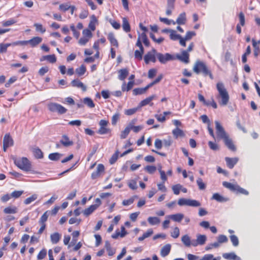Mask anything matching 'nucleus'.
Masks as SVG:
<instances>
[{
  "instance_id": "1",
  "label": "nucleus",
  "mask_w": 260,
  "mask_h": 260,
  "mask_svg": "<svg viewBox=\"0 0 260 260\" xmlns=\"http://www.w3.org/2000/svg\"><path fill=\"white\" fill-rule=\"evenodd\" d=\"M216 88L218 92L217 99L218 100L219 104L221 106L226 105L229 102L230 96L223 83L218 82L216 84Z\"/></svg>"
},
{
  "instance_id": "2",
  "label": "nucleus",
  "mask_w": 260,
  "mask_h": 260,
  "mask_svg": "<svg viewBox=\"0 0 260 260\" xmlns=\"http://www.w3.org/2000/svg\"><path fill=\"white\" fill-rule=\"evenodd\" d=\"M193 71L197 74L202 73L204 76H209L211 79H213V76L211 71L203 61H196L193 67Z\"/></svg>"
},
{
  "instance_id": "3",
  "label": "nucleus",
  "mask_w": 260,
  "mask_h": 260,
  "mask_svg": "<svg viewBox=\"0 0 260 260\" xmlns=\"http://www.w3.org/2000/svg\"><path fill=\"white\" fill-rule=\"evenodd\" d=\"M13 159L14 164L19 169L26 172L31 171L30 162L26 157L14 158Z\"/></svg>"
},
{
  "instance_id": "4",
  "label": "nucleus",
  "mask_w": 260,
  "mask_h": 260,
  "mask_svg": "<svg viewBox=\"0 0 260 260\" xmlns=\"http://www.w3.org/2000/svg\"><path fill=\"white\" fill-rule=\"evenodd\" d=\"M222 185L225 188L229 189L233 192H235L236 193L243 194L244 195H248L249 192L245 189L241 187L237 184H232L230 182L224 181L222 183Z\"/></svg>"
},
{
  "instance_id": "5",
  "label": "nucleus",
  "mask_w": 260,
  "mask_h": 260,
  "mask_svg": "<svg viewBox=\"0 0 260 260\" xmlns=\"http://www.w3.org/2000/svg\"><path fill=\"white\" fill-rule=\"evenodd\" d=\"M49 110L52 112H57L63 114L67 112V109L61 105L56 103H50L47 105Z\"/></svg>"
},
{
  "instance_id": "6",
  "label": "nucleus",
  "mask_w": 260,
  "mask_h": 260,
  "mask_svg": "<svg viewBox=\"0 0 260 260\" xmlns=\"http://www.w3.org/2000/svg\"><path fill=\"white\" fill-rule=\"evenodd\" d=\"M157 55V51L153 48L144 55V60L145 63L146 64H149L150 62L155 63L156 61Z\"/></svg>"
},
{
  "instance_id": "7",
  "label": "nucleus",
  "mask_w": 260,
  "mask_h": 260,
  "mask_svg": "<svg viewBox=\"0 0 260 260\" xmlns=\"http://www.w3.org/2000/svg\"><path fill=\"white\" fill-rule=\"evenodd\" d=\"M215 128L217 139L224 140L229 136L218 121H215Z\"/></svg>"
},
{
  "instance_id": "8",
  "label": "nucleus",
  "mask_w": 260,
  "mask_h": 260,
  "mask_svg": "<svg viewBox=\"0 0 260 260\" xmlns=\"http://www.w3.org/2000/svg\"><path fill=\"white\" fill-rule=\"evenodd\" d=\"M157 58L162 64H165L169 61L175 59V57L169 53L162 54L157 52Z\"/></svg>"
},
{
  "instance_id": "9",
  "label": "nucleus",
  "mask_w": 260,
  "mask_h": 260,
  "mask_svg": "<svg viewBox=\"0 0 260 260\" xmlns=\"http://www.w3.org/2000/svg\"><path fill=\"white\" fill-rule=\"evenodd\" d=\"M136 46L138 47L139 49L135 51V58L138 60H141L143 58L144 50L142 44L140 42V40L137 41Z\"/></svg>"
},
{
  "instance_id": "10",
  "label": "nucleus",
  "mask_w": 260,
  "mask_h": 260,
  "mask_svg": "<svg viewBox=\"0 0 260 260\" xmlns=\"http://www.w3.org/2000/svg\"><path fill=\"white\" fill-rule=\"evenodd\" d=\"M108 124V121L106 120H101L99 122L100 128L98 133L101 135L109 134L111 132L110 129L107 127Z\"/></svg>"
},
{
  "instance_id": "11",
  "label": "nucleus",
  "mask_w": 260,
  "mask_h": 260,
  "mask_svg": "<svg viewBox=\"0 0 260 260\" xmlns=\"http://www.w3.org/2000/svg\"><path fill=\"white\" fill-rule=\"evenodd\" d=\"M181 54H177L176 55L175 59H177L182 62L187 64L189 62V54L187 51L183 50L181 51Z\"/></svg>"
},
{
  "instance_id": "12",
  "label": "nucleus",
  "mask_w": 260,
  "mask_h": 260,
  "mask_svg": "<svg viewBox=\"0 0 260 260\" xmlns=\"http://www.w3.org/2000/svg\"><path fill=\"white\" fill-rule=\"evenodd\" d=\"M14 141L9 134H7L5 135L3 139V150L5 152L7 151L8 147L13 146Z\"/></svg>"
},
{
  "instance_id": "13",
  "label": "nucleus",
  "mask_w": 260,
  "mask_h": 260,
  "mask_svg": "<svg viewBox=\"0 0 260 260\" xmlns=\"http://www.w3.org/2000/svg\"><path fill=\"white\" fill-rule=\"evenodd\" d=\"M207 240V237L205 235L198 234L197 235V239L193 240V246L204 245Z\"/></svg>"
},
{
  "instance_id": "14",
  "label": "nucleus",
  "mask_w": 260,
  "mask_h": 260,
  "mask_svg": "<svg viewBox=\"0 0 260 260\" xmlns=\"http://www.w3.org/2000/svg\"><path fill=\"white\" fill-rule=\"evenodd\" d=\"M196 35V33L193 31H188L186 32L184 38H182L180 40V45L183 47L186 46V41H189L192 38Z\"/></svg>"
},
{
  "instance_id": "15",
  "label": "nucleus",
  "mask_w": 260,
  "mask_h": 260,
  "mask_svg": "<svg viewBox=\"0 0 260 260\" xmlns=\"http://www.w3.org/2000/svg\"><path fill=\"white\" fill-rule=\"evenodd\" d=\"M105 167L102 164H99L96 168V170L91 174V178L95 179L100 176L101 173L104 172Z\"/></svg>"
},
{
  "instance_id": "16",
  "label": "nucleus",
  "mask_w": 260,
  "mask_h": 260,
  "mask_svg": "<svg viewBox=\"0 0 260 260\" xmlns=\"http://www.w3.org/2000/svg\"><path fill=\"white\" fill-rule=\"evenodd\" d=\"M225 160L226 161V166L229 169H233L235 165L237 164L239 160V158L238 157H226L225 158Z\"/></svg>"
},
{
  "instance_id": "17",
  "label": "nucleus",
  "mask_w": 260,
  "mask_h": 260,
  "mask_svg": "<svg viewBox=\"0 0 260 260\" xmlns=\"http://www.w3.org/2000/svg\"><path fill=\"white\" fill-rule=\"evenodd\" d=\"M186 21V14L185 12L181 13L177 18L176 21H172L173 24L177 23L179 25L184 24Z\"/></svg>"
},
{
  "instance_id": "18",
  "label": "nucleus",
  "mask_w": 260,
  "mask_h": 260,
  "mask_svg": "<svg viewBox=\"0 0 260 260\" xmlns=\"http://www.w3.org/2000/svg\"><path fill=\"white\" fill-rule=\"evenodd\" d=\"M223 140L224 142L225 145L228 147V148L229 149L233 151H236V146L234 144L232 140L230 138L229 136H228Z\"/></svg>"
},
{
  "instance_id": "19",
  "label": "nucleus",
  "mask_w": 260,
  "mask_h": 260,
  "mask_svg": "<svg viewBox=\"0 0 260 260\" xmlns=\"http://www.w3.org/2000/svg\"><path fill=\"white\" fill-rule=\"evenodd\" d=\"M71 85L73 87L81 88L83 91L86 90V86L78 79L73 80L71 82Z\"/></svg>"
},
{
  "instance_id": "20",
  "label": "nucleus",
  "mask_w": 260,
  "mask_h": 260,
  "mask_svg": "<svg viewBox=\"0 0 260 260\" xmlns=\"http://www.w3.org/2000/svg\"><path fill=\"white\" fill-rule=\"evenodd\" d=\"M181 241L186 247L193 246V240H191L190 238L188 235L183 236L181 238Z\"/></svg>"
},
{
  "instance_id": "21",
  "label": "nucleus",
  "mask_w": 260,
  "mask_h": 260,
  "mask_svg": "<svg viewBox=\"0 0 260 260\" xmlns=\"http://www.w3.org/2000/svg\"><path fill=\"white\" fill-rule=\"evenodd\" d=\"M222 256L228 260H241V258L234 252L224 253L222 254Z\"/></svg>"
},
{
  "instance_id": "22",
  "label": "nucleus",
  "mask_w": 260,
  "mask_h": 260,
  "mask_svg": "<svg viewBox=\"0 0 260 260\" xmlns=\"http://www.w3.org/2000/svg\"><path fill=\"white\" fill-rule=\"evenodd\" d=\"M140 40V42L142 43L143 42L145 46H149L150 45L149 41L147 38V37L145 33L142 32L138 38L137 41Z\"/></svg>"
},
{
  "instance_id": "23",
  "label": "nucleus",
  "mask_w": 260,
  "mask_h": 260,
  "mask_svg": "<svg viewBox=\"0 0 260 260\" xmlns=\"http://www.w3.org/2000/svg\"><path fill=\"white\" fill-rule=\"evenodd\" d=\"M150 88L148 84L145 87L143 88H136L133 89V93L134 95H140L144 94L146 92L147 89Z\"/></svg>"
},
{
  "instance_id": "24",
  "label": "nucleus",
  "mask_w": 260,
  "mask_h": 260,
  "mask_svg": "<svg viewBox=\"0 0 260 260\" xmlns=\"http://www.w3.org/2000/svg\"><path fill=\"white\" fill-rule=\"evenodd\" d=\"M171 246L169 244L165 245L163 246L160 251V255L162 257H165L168 255L171 250Z\"/></svg>"
},
{
  "instance_id": "25",
  "label": "nucleus",
  "mask_w": 260,
  "mask_h": 260,
  "mask_svg": "<svg viewBox=\"0 0 260 260\" xmlns=\"http://www.w3.org/2000/svg\"><path fill=\"white\" fill-rule=\"evenodd\" d=\"M60 142L66 147H68L73 145V142L70 140L69 137L66 135H63L62 136V139L60 140Z\"/></svg>"
},
{
  "instance_id": "26",
  "label": "nucleus",
  "mask_w": 260,
  "mask_h": 260,
  "mask_svg": "<svg viewBox=\"0 0 260 260\" xmlns=\"http://www.w3.org/2000/svg\"><path fill=\"white\" fill-rule=\"evenodd\" d=\"M154 98L155 95H152L142 100L139 104V108H141L148 104H149L150 102L154 99Z\"/></svg>"
},
{
  "instance_id": "27",
  "label": "nucleus",
  "mask_w": 260,
  "mask_h": 260,
  "mask_svg": "<svg viewBox=\"0 0 260 260\" xmlns=\"http://www.w3.org/2000/svg\"><path fill=\"white\" fill-rule=\"evenodd\" d=\"M27 41L28 44H29L32 47H35L42 42V39L39 37H36Z\"/></svg>"
},
{
  "instance_id": "28",
  "label": "nucleus",
  "mask_w": 260,
  "mask_h": 260,
  "mask_svg": "<svg viewBox=\"0 0 260 260\" xmlns=\"http://www.w3.org/2000/svg\"><path fill=\"white\" fill-rule=\"evenodd\" d=\"M98 207V205H92L89 207L85 209L83 211V214L84 215L88 216L91 214L94 210H95Z\"/></svg>"
},
{
  "instance_id": "29",
  "label": "nucleus",
  "mask_w": 260,
  "mask_h": 260,
  "mask_svg": "<svg viewBox=\"0 0 260 260\" xmlns=\"http://www.w3.org/2000/svg\"><path fill=\"white\" fill-rule=\"evenodd\" d=\"M211 199L216 200L218 202H224L228 200L227 198L222 197L218 193H214L211 198Z\"/></svg>"
},
{
  "instance_id": "30",
  "label": "nucleus",
  "mask_w": 260,
  "mask_h": 260,
  "mask_svg": "<svg viewBox=\"0 0 260 260\" xmlns=\"http://www.w3.org/2000/svg\"><path fill=\"white\" fill-rule=\"evenodd\" d=\"M61 238V235L58 233H54L51 235L50 239L52 244H57Z\"/></svg>"
},
{
  "instance_id": "31",
  "label": "nucleus",
  "mask_w": 260,
  "mask_h": 260,
  "mask_svg": "<svg viewBox=\"0 0 260 260\" xmlns=\"http://www.w3.org/2000/svg\"><path fill=\"white\" fill-rule=\"evenodd\" d=\"M118 78L120 80H124L128 75V70L126 69H121L118 71Z\"/></svg>"
},
{
  "instance_id": "32",
  "label": "nucleus",
  "mask_w": 260,
  "mask_h": 260,
  "mask_svg": "<svg viewBox=\"0 0 260 260\" xmlns=\"http://www.w3.org/2000/svg\"><path fill=\"white\" fill-rule=\"evenodd\" d=\"M171 114L170 112L166 111L163 113V115L161 114H156L155 115V117L157 120L158 121L160 122H164L166 121V116L167 115H169Z\"/></svg>"
},
{
  "instance_id": "33",
  "label": "nucleus",
  "mask_w": 260,
  "mask_h": 260,
  "mask_svg": "<svg viewBox=\"0 0 260 260\" xmlns=\"http://www.w3.org/2000/svg\"><path fill=\"white\" fill-rule=\"evenodd\" d=\"M170 38L171 40L173 41H179V44H180V40L182 39V37L176 33V31L174 30H172L170 34Z\"/></svg>"
},
{
  "instance_id": "34",
  "label": "nucleus",
  "mask_w": 260,
  "mask_h": 260,
  "mask_svg": "<svg viewBox=\"0 0 260 260\" xmlns=\"http://www.w3.org/2000/svg\"><path fill=\"white\" fill-rule=\"evenodd\" d=\"M184 215L181 213H177L170 216V218L176 222H180L183 218Z\"/></svg>"
},
{
  "instance_id": "35",
  "label": "nucleus",
  "mask_w": 260,
  "mask_h": 260,
  "mask_svg": "<svg viewBox=\"0 0 260 260\" xmlns=\"http://www.w3.org/2000/svg\"><path fill=\"white\" fill-rule=\"evenodd\" d=\"M108 39L112 45L116 47L118 46V42L117 40L115 39L114 35L113 33H109L108 34Z\"/></svg>"
},
{
  "instance_id": "36",
  "label": "nucleus",
  "mask_w": 260,
  "mask_h": 260,
  "mask_svg": "<svg viewBox=\"0 0 260 260\" xmlns=\"http://www.w3.org/2000/svg\"><path fill=\"white\" fill-rule=\"evenodd\" d=\"M62 156V154L58 152L50 153L48 158L50 160L56 161L60 159V158Z\"/></svg>"
},
{
  "instance_id": "37",
  "label": "nucleus",
  "mask_w": 260,
  "mask_h": 260,
  "mask_svg": "<svg viewBox=\"0 0 260 260\" xmlns=\"http://www.w3.org/2000/svg\"><path fill=\"white\" fill-rule=\"evenodd\" d=\"M4 212L6 214L16 213L17 212V208L15 206H9L4 209Z\"/></svg>"
},
{
  "instance_id": "38",
  "label": "nucleus",
  "mask_w": 260,
  "mask_h": 260,
  "mask_svg": "<svg viewBox=\"0 0 260 260\" xmlns=\"http://www.w3.org/2000/svg\"><path fill=\"white\" fill-rule=\"evenodd\" d=\"M123 29L126 32L130 31V25L127 19L126 18H122V25Z\"/></svg>"
},
{
  "instance_id": "39",
  "label": "nucleus",
  "mask_w": 260,
  "mask_h": 260,
  "mask_svg": "<svg viewBox=\"0 0 260 260\" xmlns=\"http://www.w3.org/2000/svg\"><path fill=\"white\" fill-rule=\"evenodd\" d=\"M148 221L152 225L158 224L160 222L159 218L157 217H149Z\"/></svg>"
},
{
  "instance_id": "40",
  "label": "nucleus",
  "mask_w": 260,
  "mask_h": 260,
  "mask_svg": "<svg viewBox=\"0 0 260 260\" xmlns=\"http://www.w3.org/2000/svg\"><path fill=\"white\" fill-rule=\"evenodd\" d=\"M83 103L88 107L92 108L95 106L93 101L89 98H85L83 99Z\"/></svg>"
},
{
  "instance_id": "41",
  "label": "nucleus",
  "mask_w": 260,
  "mask_h": 260,
  "mask_svg": "<svg viewBox=\"0 0 260 260\" xmlns=\"http://www.w3.org/2000/svg\"><path fill=\"white\" fill-rule=\"evenodd\" d=\"M122 149L126 150L120 154V156L122 157L129 153H130V141L128 140L125 145L123 147Z\"/></svg>"
},
{
  "instance_id": "42",
  "label": "nucleus",
  "mask_w": 260,
  "mask_h": 260,
  "mask_svg": "<svg viewBox=\"0 0 260 260\" xmlns=\"http://www.w3.org/2000/svg\"><path fill=\"white\" fill-rule=\"evenodd\" d=\"M173 134L174 137L178 138L179 137H182L184 136L183 131L179 128H176L173 130Z\"/></svg>"
},
{
  "instance_id": "43",
  "label": "nucleus",
  "mask_w": 260,
  "mask_h": 260,
  "mask_svg": "<svg viewBox=\"0 0 260 260\" xmlns=\"http://www.w3.org/2000/svg\"><path fill=\"white\" fill-rule=\"evenodd\" d=\"M33 153L35 157L37 158L41 159L43 157V153L41 150L39 148H34L33 150Z\"/></svg>"
},
{
  "instance_id": "44",
  "label": "nucleus",
  "mask_w": 260,
  "mask_h": 260,
  "mask_svg": "<svg viewBox=\"0 0 260 260\" xmlns=\"http://www.w3.org/2000/svg\"><path fill=\"white\" fill-rule=\"evenodd\" d=\"M153 234V230L151 229H148L146 232L144 233L143 235L138 238L139 241H143L145 238L150 237Z\"/></svg>"
},
{
  "instance_id": "45",
  "label": "nucleus",
  "mask_w": 260,
  "mask_h": 260,
  "mask_svg": "<svg viewBox=\"0 0 260 260\" xmlns=\"http://www.w3.org/2000/svg\"><path fill=\"white\" fill-rule=\"evenodd\" d=\"M38 194H34L31 197L26 198L24 201V203L26 205L30 204L33 201H35L38 198Z\"/></svg>"
},
{
  "instance_id": "46",
  "label": "nucleus",
  "mask_w": 260,
  "mask_h": 260,
  "mask_svg": "<svg viewBox=\"0 0 260 260\" xmlns=\"http://www.w3.org/2000/svg\"><path fill=\"white\" fill-rule=\"evenodd\" d=\"M75 72L78 76H82L85 73L86 68L83 64H82L79 68L76 69Z\"/></svg>"
},
{
  "instance_id": "47",
  "label": "nucleus",
  "mask_w": 260,
  "mask_h": 260,
  "mask_svg": "<svg viewBox=\"0 0 260 260\" xmlns=\"http://www.w3.org/2000/svg\"><path fill=\"white\" fill-rule=\"evenodd\" d=\"M10 46H12V43L0 44V53L6 52L8 47Z\"/></svg>"
},
{
  "instance_id": "48",
  "label": "nucleus",
  "mask_w": 260,
  "mask_h": 260,
  "mask_svg": "<svg viewBox=\"0 0 260 260\" xmlns=\"http://www.w3.org/2000/svg\"><path fill=\"white\" fill-rule=\"evenodd\" d=\"M130 133V125H127L124 131L121 132L120 135L121 139H125Z\"/></svg>"
},
{
  "instance_id": "49",
  "label": "nucleus",
  "mask_w": 260,
  "mask_h": 260,
  "mask_svg": "<svg viewBox=\"0 0 260 260\" xmlns=\"http://www.w3.org/2000/svg\"><path fill=\"white\" fill-rule=\"evenodd\" d=\"M230 238L234 246L236 247L239 245V240L236 235H232L230 236Z\"/></svg>"
},
{
  "instance_id": "50",
  "label": "nucleus",
  "mask_w": 260,
  "mask_h": 260,
  "mask_svg": "<svg viewBox=\"0 0 260 260\" xmlns=\"http://www.w3.org/2000/svg\"><path fill=\"white\" fill-rule=\"evenodd\" d=\"M182 188V185L180 184L174 185L172 186V190L175 194L178 195L180 193V191Z\"/></svg>"
},
{
  "instance_id": "51",
  "label": "nucleus",
  "mask_w": 260,
  "mask_h": 260,
  "mask_svg": "<svg viewBox=\"0 0 260 260\" xmlns=\"http://www.w3.org/2000/svg\"><path fill=\"white\" fill-rule=\"evenodd\" d=\"M197 183L200 190H204L206 188V184L203 182V180L201 178H198Z\"/></svg>"
},
{
  "instance_id": "52",
  "label": "nucleus",
  "mask_w": 260,
  "mask_h": 260,
  "mask_svg": "<svg viewBox=\"0 0 260 260\" xmlns=\"http://www.w3.org/2000/svg\"><path fill=\"white\" fill-rule=\"evenodd\" d=\"M188 206L191 207H199L201 206V203L197 200L188 199Z\"/></svg>"
},
{
  "instance_id": "53",
  "label": "nucleus",
  "mask_w": 260,
  "mask_h": 260,
  "mask_svg": "<svg viewBox=\"0 0 260 260\" xmlns=\"http://www.w3.org/2000/svg\"><path fill=\"white\" fill-rule=\"evenodd\" d=\"M48 211H46L41 216L39 220V223L40 224H45V222L47 221L48 217Z\"/></svg>"
},
{
  "instance_id": "54",
  "label": "nucleus",
  "mask_w": 260,
  "mask_h": 260,
  "mask_svg": "<svg viewBox=\"0 0 260 260\" xmlns=\"http://www.w3.org/2000/svg\"><path fill=\"white\" fill-rule=\"evenodd\" d=\"M145 170L149 174H152L156 171V168L153 166H147L145 167Z\"/></svg>"
},
{
  "instance_id": "55",
  "label": "nucleus",
  "mask_w": 260,
  "mask_h": 260,
  "mask_svg": "<svg viewBox=\"0 0 260 260\" xmlns=\"http://www.w3.org/2000/svg\"><path fill=\"white\" fill-rule=\"evenodd\" d=\"M217 241L220 244L226 243L228 241L227 237L224 235H220L217 237Z\"/></svg>"
},
{
  "instance_id": "56",
  "label": "nucleus",
  "mask_w": 260,
  "mask_h": 260,
  "mask_svg": "<svg viewBox=\"0 0 260 260\" xmlns=\"http://www.w3.org/2000/svg\"><path fill=\"white\" fill-rule=\"evenodd\" d=\"M23 193V191L22 190H15L12 192L11 194V196L12 198H18L20 197Z\"/></svg>"
},
{
  "instance_id": "57",
  "label": "nucleus",
  "mask_w": 260,
  "mask_h": 260,
  "mask_svg": "<svg viewBox=\"0 0 260 260\" xmlns=\"http://www.w3.org/2000/svg\"><path fill=\"white\" fill-rule=\"evenodd\" d=\"M119 153V151L117 150L115 153L112 155V157L109 160V162L111 164H113L116 161L118 158Z\"/></svg>"
},
{
  "instance_id": "58",
  "label": "nucleus",
  "mask_w": 260,
  "mask_h": 260,
  "mask_svg": "<svg viewBox=\"0 0 260 260\" xmlns=\"http://www.w3.org/2000/svg\"><path fill=\"white\" fill-rule=\"evenodd\" d=\"M34 26L36 27V31H40L42 33H44L46 31V29L43 27V25L39 23H35Z\"/></svg>"
},
{
  "instance_id": "59",
  "label": "nucleus",
  "mask_w": 260,
  "mask_h": 260,
  "mask_svg": "<svg viewBox=\"0 0 260 260\" xmlns=\"http://www.w3.org/2000/svg\"><path fill=\"white\" fill-rule=\"evenodd\" d=\"M71 6L68 4H62L59 6V10L63 12H66L70 9Z\"/></svg>"
},
{
  "instance_id": "60",
  "label": "nucleus",
  "mask_w": 260,
  "mask_h": 260,
  "mask_svg": "<svg viewBox=\"0 0 260 260\" xmlns=\"http://www.w3.org/2000/svg\"><path fill=\"white\" fill-rule=\"evenodd\" d=\"M208 146L211 150L215 151V150H217L219 149L218 145L216 143H215L213 142L209 141L208 142Z\"/></svg>"
},
{
  "instance_id": "61",
  "label": "nucleus",
  "mask_w": 260,
  "mask_h": 260,
  "mask_svg": "<svg viewBox=\"0 0 260 260\" xmlns=\"http://www.w3.org/2000/svg\"><path fill=\"white\" fill-rule=\"evenodd\" d=\"M239 18L240 24L241 26H243L245 23V16L243 12H241L239 14Z\"/></svg>"
},
{
  "instance_id": "62",
  "label": "nucleus",
  "mask_w": 260,
  "mask_h": 260,
  "mask_svg": "<svg viewBox=\"0 0 260 260\" xmlns=\"http://www.w3.org/2000/svg\"><path fill=\"white\" fill-rule=\"evenodd\" d=\"M83 35L84 37L90 39L92 37V34L89 29H85L83 30Z\"/></svg>"
},
{
  "instance_id": "63",
  "label": "nucleus",
  "mask_w": 260,
  "mask_h": 260,
  "mask_svg": "<svg viewBox=\"0 0 260 260\" xmlns=\"http://www.w3.org/2000/svg\"><path fill=\"white\" fill-rule=\"evenodd\" d=\"M157 71L155 69H150L148 73V77L150 79L153 78L156 74Z\"/></svg>"
},
{
  "instance_id": "64",
  "label": "nucleus",
  "mask_w": 260,
  "mask_h": 260,
  "mask_svg": "<svg viewBox=\"0 0 260 260\" xmlns=\"http://www.w3.org/2000/svg\"><path fill=\"white\" fill-rule=\"evenodd\" d=\"M200 260H214V255L212 254H206Z\"/></svg>"
}]
</instances>
